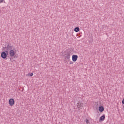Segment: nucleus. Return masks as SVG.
Masks as SVG:
<instances>
[{
  "instance_id": "nucleus-9",
  "label": "nucleus",
  "mask_w": 124,
  "mask_h": 124,
  "mask_svg": "<svg viewBox=\"0 0 124 124\" xmlns=\"http://www.w3.org/2000/svg\"><path fill=\"white\" fill-rule=\"evenodd\" d=\"M105 120V115H103L101 116L100 118H99V121L100 122H102L103 121H104Z\"/></svg>"
},
{
  "instance_id": "nucleus-4",
  "label": "nucleus",
  "mask_w": 124,
  "mask_h": 124,
  "mask_svg": "<svg viewBox=\"0 0 124 124\" xmlns=\"http://www.w3.org/2000/svg\"><path fill=\"white\" fill-rule=\"evenodd\" d=\"M14 103H15L14 99L11 98L9 100V104L10 105V106H13V105H14Z\"/></svg>"
},
{
  "instance_id": "nucleus-3",
  "label": "nucleus",
  "mask_w": 124,
  "mask_h": 124,
  "mask_svg": "<svg viewBox=\"0 0 124 124\" xmlns=\"http://www.w3.org/2000/svg\"><path fill=\"white\" fill-rule=\"evenodd\" d=\"M83 105L84 104L81 102H79L77 104V106L79 110H80V109H83Z\"/></svg>"
},
{
  "instance_id": "nucleus-13",
  "label": "nucleus",
  "mask_w": 124,
  "mask_h": 124,
  "mask_svg": "<svg viewBox=\"0 0 124 124\" xmlns=\"http://www.w3.org/2000/svg\"><path fill=\"white\" fill-rule=\"evenodd\" d=\"M122 104L124 105V98L123 99V100L122 101Z\"/></svg>"
},
{
  "instance_id": "nucleus-14",
  "label": "nucleus",
  "mask_w": 124,
  "mask_h": 124,
  "mask_svg": "<svg viewBox=\"0 0 124 124\" xmlns=\"http://www.w3.org/2000/svg\"><path fill=\"white\" fill-rule=\"evenodd\" d=\"M4 1V0H0V3H2Z\"/></svg>"
},
{
  "instance_id": "nucleus-10",
  "label": "nucleus",
  "mask_w": 124,
  "mask_h": 124,
  "mask_svg": "<svg viewBox=\"0 0 124 124\" xmlns=\"http://www.w3.org/2000/svg\"><path fill=\"white\" fill-rule=\"evenodd\" d=\"M74 31L75 32H79L80 31V28L77 27L74 28Z\"/></svg>"
},
{
  "instance_id": "nucleus-12",
  "label": "nucleus",
  "mask_w": 124,
  "mask_h": 124,
  "mask_svg": "<svg viewBox=\"0 0 124 124\" xmlns=\"http://www.w3.org/2000/svg\"><path fill=\"white\" fill-rule=\"evenodd\" d=\"M28 76H33V73L28 74Z\"/></svg>"
},
{
  "instance_id": "nucleus-11",
  "label": "nucleus",
  "mask_w": 124,
  "mask_h": 124,
  "mask_svg": "<svg viewBox=\"0 0 124 124\" xmlns=\"http://www.w3.org/2000/svg\"><path fill=\"white\" fill-rule=\"evenodd\" d=\"M85 122H86L87 124H90V121L89 120V119H86L85 120Z\"/></svg>"
},
{
  "instance_id": "nucleus-8",
  "label": "nucleus",
  "mask_w": 124,
  "mask_h": 124,
  "mask_svg": "<svg viewBox=\"0 0 124 124\" xmlns=\"http://www.w3.org/2000/svg\"><path fill=\"white\" fill-rule=\"evenodd\" d=\"M99 112H103L104 111V107L102 106H100L99 107Z\"/></svg>"
},
{
  "instance_id": "nucleus-15",
  "label": "nucleus",
  "mask_w": 124,
  "mask_h": 124,
  "mask_svg": "<svg viewBox=\"0 0 124 124\" xmlns=\"http://www.w3.org/2000/svg\"><path fill=\"white\" fill-rule=\"evenodd\" d=\"M70 64H73V62L70 61Z\"/></svg>"
},
{
  "instance_id": "nucleus-1",
  "label": "nucleus",
  "mask_w": 124,
  "mask_h": 124,
  "mask_svg": "<svg viewBox=\"0 0 124 124\" xmlns=\"http://www.w3.org/2000/svg\"><path fill=\"white\" fill-rule=\"evenodd\" d=\"M13 49V46H11V44L10 43H7L5 45V46L3 47V51H4V50H6L5 51H10Z\"/></svg>"
},
{
  "instance_id": "nucleus-6",
  "label": "nucleus",
  "mask_w": 124,
  "mask_h": 124,
  "mask_svg": "<svg viewBox=\"0 0 124 124\" xmlns=\"http://www.w3.org/2000/svg\"><path fill=\"white\" fill-rule=\"evenodd\" d=\"M78 57L77 55H73L72 57L73 62H76L77 61V59H78Z\"/></svg>"
},
{
  "instance_id": "nucleus-7",
  "label": "nucleus",
  "mask_w": 124,
  "mask_h": 124,
  "mask_svg": "<svg viewBox=\"0 0 124 124\" xmlns=\"http://www.w3.org/2000/svg\"><path fill=\"white\" fill-rule=\"evenodd\" d=\"M9 55L10 57H14V56H15V51L13 49H11L9 51Z\"/></svg>"
},
{
  "instance_id": "nucleus-5",
  "label": "nucleus",
  "mask_w": 124,
  "mask_h": 124,
  "mask_svg": "<svg viewBox=\"0 0 124 124\" xmlns=\"http://www.w3.org/2000/svg\"><path fill=\"white\" fill-rule=\"evenodd\" d=\"M71 53L69 52H66L65 54V59L66 60H69L70 59Z\"/></svg>"
},
{
  "instance_id": "nucleus-2",
  "label": "nucleus",
  "mask_w": 124,
  "mask_h": 124,
  "mask_svg": "<svg viewBox=\"0 0 124 124\" xmlns=\"http://www.w3.org/2000/svg\"><path fill=\"white\" fill-rule=\"evenodd\" d=\"M8 55V51L4 50L1 53V57L2 59H6Z\"/></svg>"
}]
</instances>
